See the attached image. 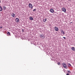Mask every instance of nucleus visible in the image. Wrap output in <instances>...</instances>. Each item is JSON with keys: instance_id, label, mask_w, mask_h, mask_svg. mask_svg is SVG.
<instances>
[{"instance_id": "b1692460", "label": "nucleus", "mask_w": 75, "mask_h": 75, "mask_svg": "<svg viewBox=\"0 0 75 75\" xmlns=\"http://www.w3.org/2000/svg\"><path fill=\"white\" fill-rule=\"evenodd\" d=\"M71 23H72V22H71V23H70V24H71Z\"/></svg>"}, {"instance_id": "f8f14e48", "label": "nucleus", "mask_w": 75, "mask_h": 75, "mask_svg": "<svg viewBox=\"0 0 75 75\" xmlns=\"http://www.w3.org/2000/svg\"><path fill=\"white\" fill-rule=\"evenodd\" d=\"M47 20V18H46L45 19L43 20V21L44 22H46Z\"/></svg>"}, {"instance_id": "6ab92c4d", "label": "nucleus", "mask_w": 75, "mask_h": 75, "mask_svg": "<svg viewBox=\"0 0 75 75\" xmlns=\"http://www.w3.org/2000/svg\"><path fill=\"white\" fill-rule=\"evenodd\" d=\"M2 10H3V9L2 8H0V11H2Z\"/></svg>"}, {"instance_id": "39448f33", "label": "nucleus", "mask_w": 75, "mask_h": 75, "mask_svg": "<svg viewBox=\"0 0 75 75\" xmlns=\"http://www.w3.org/2000/svg\"><path fill=\"white\" fill-rule=\"evenodd\" d=\"M50 12H51V13H53L54 12V10L53 9L51 8L50 9Z\"/></svg>"}, {"instance_id": "393cba45", "label": "nucleus", "mask_w": 75, "mask_h": 75, "mask_svg": "<svg viewBox=\"0 0 75 75\" xmlns=\"http://www.w3.org/2000/svg\"><path fill=\"white\" fill-rule=\"evenodd\" d=\"M0 3H1V1L0 0Z\"/></svg>"}, {"instance_id": "a211bd4d", "label": "nucleus", "mask_w": 75, "mask_h": 75, "mask_svg": "<svg viewBox=\"0 0 75 75\" xmlns=\"http://www.w3.org/2000/svg\"><path fill=\"white\" fill-rule=\"evenodd\" d=\"M67 72H68V73H69V74H70V73H71V71H69V70H68L67 71Z\"/></svg>"}, {"instance_id": "423d86ee", "label": "nucleus", "mask_w": 75, "mask_h": 75, "mask_svg": "<svg viewBox=\"0 0 75 75\" xmlns=\"http://www.w3.org/2000/svg\"><path fill=\"white\" fill-rule=\"evenodd\" d=\"M11 14V17L13 16L12 17L14 18L15 17V14L14 13H12Z\"/></svg>"}, {"instance_id": "2eb2a0df", "label": "nucleus", "mask_w": 75, "mask_h": 75, "mask_svg": "<svg viewBox=\"0 0 75 75\" xmlns=\"http://www.w3.org/2000/svg\"><path fill=\"white\" fill-rule=\"evenodd\" d=\"M7 34H8V35H10V32H8Z\"/></svg>"}, {"instance_id": "5701e85b", "label": "nucleus", "mask_w": 75, "mask_h": 75, "mask_svg": "<svg viewBox=\"0 0 75 75\" xmlns=\"http://www.w3.org/2000/svg\"><path fill=\"white\" fill-rule=\"evenodd\" d=\"M3 28V27L2 26H1L0 27V28Z\"/></svg>"}, {"instance_id": "f257e3e1", "label": "nucleus", "mask_w": 75, "mask_h": 75, "mask_svg": "<svg viewBox=\"0 0 75 75\" xmlns=\"http://www.w3.org/2000/svg\"><path fill=\"white\" fill-rule=\"evenodd\" d=\"M62 65L64 68H66V69H67V68H68V67L67 66V65L65 63H63Z\"/></svg>"}, {"instance_id": "412c9836", "label": "nucleus", "mask_w": 75, "mask_h": 75, "mask_svg": "<svg viewBox=\"0 0 75 75\" xmlns=\"http://www.w3.org/2000/svg\"><path fill=\"white\" fill-rule=\"evenodd\" d=\"M0 8H1V9L2 8V7L1 6H0Z\"/></svg>"}, {"instance_id": "6e6552de", "label": "nucleus", "mask_w": 75, "mask_h": 75, "mask_svg": "<svg viewBox=\"0 0 75 75\" xmlns=\"http://www.w3.org/2000/svg\"><path fill=\"white\" fill-rule=\"evenodd\" d=\"M16 22H19L20 20H19V19L18 18H16Z\"/></svg>"}, {"instance_id": "dca6fc26", "label": "nucleus", "mask_w": 75, "mask_h": 75, "mask_svg": "<svg viewBox=\"0 0 75 75\" xmlns=\"http://www.w3.org/2000/svg\"><path fill=\"white\" fill-rule=\"evenodd\" d=\"M62 34H65V32H64V31L63 30H62L61 33H62Z\"/></svg>"}, {"instance_id": "7ed1b4c3", "label": "nucleus", "mask_w": 75, "mask_h": 75, "mask_svg": "<svg viewBox=\"0 0 75 75\" xmlns=\"http://www.w3.org/2000/svg\"><path fill=\"white\" fill-rule=\"evenodd\" d=\"M54 29L56 31H59V29H58V28L56 27H54Z\"/></svg>"}, {"instance_id": "9b49d317", "label": "nucleus", "mask_w": 75, "mask_h": 75, "mask_svg": "<svg viewBox=\"0 0 75 75\" xmlns=\"http://www.w3.org/2000/svg\"><path fill=\"white\" fill-rule=\"evenodd\" d=\"M29 19L30 20H33V18L32 17H30Z\"/></svg>"}, {"instance_id": "9d476101", "label": "nucleus", "mask_w": 75, "mask_h": 75, "mask_svg": "<svg viewBox=\"0 0 75 75\" xmlns=\"http://www.w3.org/2000/svg\"><path fill=\"white\" fill-rule=\"evenodd\" d=\"M3 9L4 10H6V8H6V6H4L3 7Z\"/></svg>"}, {"instance_id": "4be33fe9", "label": "nucleus", "mask_w": 75, "mask_h": 75, "mask_svg": "<svg viewBox=\"0 0 75 75\" xmlns=\"http://www.w3.org/2000/svg\"><path fill=\"white\" fill-rule=\"evenodd\" d=\"M63 38H64V39H65V38H65V37H63Z\"/></svg>"}, {"instance_id": "20e7f679", "label": "nucleus", "mask_w": 75, "mask_h": 75, "mask_svg": "<svg viewBox=\"0 0 75 75\" xmlns=\"http://www.w3.org/2000/svg\"><path fill=\"white\" fill-rule=\"evenodd\" d=\"M40 37L42 38H45V36L44 35L42 34L41 35H40Z\"/></svg>"}, {"instance_id": "aec40b11", "label": "nucleus", "mask_w": 75, "mask_h": 75, "mask_svg": "<svg viewBox=\"0 0 75 75\" xmlns=\"http://www.w3.org/2000/svg\"><path fill=\"white\" fill-rule=\"evenodd\" d=\"M22 32H24V29H22Z\"/></svg>"}, {"instance_id": "f3484780", "label": "nucleus", "mask_w": 75, "mask_h": 75, "mask_svg": "<svg viewBox=\"0 0 75 75\" xmlns=\"http://www.w3.org/2000/svg\"><path fill=\"white\" fill-rule=\"evenodd\" d=\"M36 10H37V9H34L33 10V11H36Z\"/></svg>"}, {"instance_id": "0eeeda50", "label": "nucleus", "mask_w": 75, "mask_h": 75, "mask_svg": "<svg viewBox=\"0 0 75 75\" xmlns=\"http://www.w3.org/2000/svg\"><path fill=\"white\" fill-rule=\"evenodd\" d=\"M62 10L63 11H64V12H66V8H63Z\"/></svg>"}, {"instance_id": "ddd939ff", "label": "nucleus", "mask_w": 75, "mask_h": 75, "mask_svg": "<svg viewBox=\"0 0 75 75\" xmlns=\"http://www.w3.org/2000/svg\"><path fill=\"white\" fill-rule=\"evenodd\" d=\"M68 67H71V64H68Z\"/></svg>"}, {"instance_id": "4468645a", "label": "nucleus", "mask_w": 75, "mask_h": 75, "mask_svg": "<svg viewBox=\"0 0 75 75\" xmlns=\"http://www.w3.org/2000/svg\"><path fill=\"white\" fill-rule=\"evenodd\" d=\"M57 64L58 65H61V63H60L59 62L57 63Z\"/></svg>"}, {"instance_id": "1a4fd4ad", "label": "nucleus", "mask_w": 75, "mask_h": 75, "mask_svg": "<svg viewBox=\"0 0 75 75\" xmlns=\"http://www.w3.org/2000/svg\"><path fill=\"white\" fill-rule=\"evenodd\" d=\"M71 49L72 51H75V48L74 47H72L71 48Z\"/></svg>"}, {"instance_id": "f03ea898", "label": "nucleus", "mask_w": 75, "mask_h": 75, "mask_svg": "<svg viewBox=\"0 0 75 75\" xmlns=\"http://www.w3.org/2000/svg\"><path fill=\"white\" fill-rule=\"evenodd\" d=\"M28 6H29V7L30 8H33V5H32V4H28Z\"/></svg>"}]
</instances>
